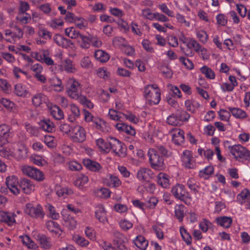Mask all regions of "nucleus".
<instances>
[{"mask_svg":"<svg viewBox=\"0 0 250 250\" xmlns=\"http://www.w3.org/2000/svg\"><path fill=\"white\" fill-rule=\"evenodd\" d=\"M145 97L150 104H157L161 100L160 90L156 84H149L145 87Z\"/></svg>","mask_w":250,"mask_h":250,"instance_id":"nucleus-1","label":"nucleus"},{"mask_svg":"<svg viewBox=\"0 0 250 250\" xmlns=\"http://www.w3.org/2000/svg\"><path fill=\"white\" fill-rule=\"evenodd\" d=\"M82 85L76 79L69 78L66 82V92L68 96L73 99H78L81 94Z\"/></svg>","mask_w":250,"mask_h":250,"instance_id":"nucleus-2","label":"nucleus"},{"mask_svg":"<svg viewBox=\"0 0 250 250\" xmlns=\"http://www.w3.org/2000/svg\"><path fill=\"white\" fill-rule=\"evenodd\" d=\"M147 156L151 167L155 169L162 170L164 168V158L159 154L155 148H149L147 151Z\"/></svg>","mask_w":250,"mask_h":250,"instance_id":"nucleus-3","label":"nucleus"},{"mask_svg":"<svg viewBox=\"0 0 250 250\" xmlns=\"http://www.w3.org/2000/svg\"><path fill=\"white\" fill-rule=\"evenodd\" d=\"M22 173L36 180L37 182H42L45 179L44 173L36 168L28 165H23L21 167Z\"/></svg>","mask_w":250,"mask_h":250,"instance_id":"nucleus-4","label":"nucleus"},{"mask_svg":"<svg viewBox=\"0 0 250 250\" xmlns=\"http://www.w3.org/2000/svg\"><path fill=\"white\" fill-rule=\"evenodd\" d=\"M229 149L234 159L239 160H250V152L245 147L240 145L229 146Z\"/></svg>","mask_w":250,"mask_h":250,"instance_id":"nucleus-5","label":"nucleus"},{"mask_svg":"<svg viewBox=\"0 0 250 250\" xmlns=\"http://www.w3.org/2000/svg\"><path fill=\"white\" fill-rule=\"evenodd\" d=\"M189 115L184 110L180 111L178 114H172L167 119V123L171 125L178 126L182 121H187Z\"/></svg>","mask_w":250,"mask_h":250,"instance_id":"nucleus-6","label":"nucleus"},{"mask_svg":"<svg viewBox=\"0 0 250 250\" xmlns=\"http://www.w3.org/2000/svg\"><path fill=\"white\" fill-rule=\"evenodd\" d=\"M69 137L73 142L83 143L86 140V132L82 126L79 125H74Z\"/></svg>","mask_w":250,"mask_h":250,"instance_id":"nucleus-7","label":"nucleus"},{"mask_svg":"<svg viewBox=\"0 0 250 250\" xmlns=\"http://www.w3.org/2000/svg\"><path fill=\"white\" fill-rule=\"evenodd\" d=\"M171 191L176 199L185 202V199L187 198L191 199L185 186L182 184H177L172 187Z\"/></svg>","mask_w":250,"mask_h":250,"instance_id":"nucleus-8","label":"nucleus"},{"mask_svg":"<svg viewBox=\"0 0 250 250\" xmlns=\"http://www.w3.org/2000/svg\"><path fill=\"white\" fill-rule=\"evenodd\" d=\"M182 165L188 169L194 168L196 166V162L193 157L192 153L189 150H184L181 156Z\"/></svg>","mask_w":250,"mask_h":250,"instance_id":"nucleus-9","label":"nucleus"},{"mask_svg":"<svg viewBox=\"0 0 250 250\" xmlns=\"http://www.w3.org/2000/svg\"><path fill=\"white\" fill-rule=\"evenodd\" d=\"M25 212L33 218L42 219L44 215L42 208L39 205L34 206L31 204H27L25 208Z\"/></svg>","mask_w":250,"mask_h":250,"instance_id":"nucleus-10","label":"nucleus"},{"mask_svg":"<svg viewBox=\"0 0 250 250\" xmlns=\"http://www.w3.org/2000/svg\"><path fill=\"white\" fill-rule=\"evenodd\" d=\"M110 150L112 149L117 155L121 157L126 156V148L120 141L114 138H111L110 139Z\"/></svg>","mask_w":250,"mask_h":250,"instance_id":"nucleus-11","label":"nucleus"},{"mask_svg":"<svg viewBox=\"0 0 250 250\" xmlns=\"http://www.w3.org/2000/svg\"><path fill=\"white\" fill-rule=\"evenodd\" d=\"M11 129V127L6 124L0 125V147L6 144L12 137Z\"/></svg>","mask_w":250,"mask_h":250,"instance_id":"nucleus-12","label":"nucleus"},{"mask_svg":"<svg viewBox=\"0 0 250 250\" xmlns=\"http://www.w3.org/2000/svg\"><path fill=\"white\" fill-rule=\"evenodd\" d=\"M19 186L22 191L25 194H30L36 189V185L30 179L24 178L20 181Z\"/></svg>","mask_w":250,"mask_h":250,"instance_id":"nucleus-13","label":"nucleus"},{"mask_svg":"<svg viewBox=\"0 0 250 250\" xmlns=\"http://www.w3.org/2000/svg\"><path fill=\"white\" fill-rule=\"evenodd\" d=\"M14 157L16 159L21 160L27 157L28 149L23 144H18L13 149Z\"/></svg>","mask_w":250,"mask_h":250,"instance_id":"nucleus-14","label":"nucleus"},{"mask_svg":"<svg viewBox=\"0 0 250 250\" xmlns=\"http://www.w3.org/2000/svg\"><path fill=\"white\" fill-rule=\"evenodd\" d=\"M30 69L34 73V78L42 83H46L47 80L45 77L42 74L43 67L41 64L39 63L32 64L30 66Z\"/></svg>","mask_w":250,"mask_h":250,"instance_id":"nucleus-15","label":"nucleus"},{"mask_svg":"<svg viewBox=\"0 0 250 250\" xmlns=\"http://www.w3.org/2000/svg\"><path fill=\"white\" fill-rule=\"evenodd\" d=\"M59 69L61 72L65 71L68 73H74L77 71L75 64L70 59H66L62 61L59 65Z\"/></svg>","mask_w":250,"mask_h":250,"instance_id":"nucleus-16","label":"nucleus"},{"mask_svg":"<svg viewBox=\"0 0 250 250\" xmlns=\"http://www.w3.org/2000/svg\"><path fill=\"white\" fill-rule=\"evenodd\" d=\"M172 141L176 145L183 144L185 140L184 131L178 128L171 130Z\"/></svg>","mask_w":250,"mask_h":250,"instance_id":"nucleus-17","label":"nucleus"},{"mask_svg":"<svg viewBox=\"0 0 250 250\" xmlns=\"http://www.w3.org/2000/svg\"><path fill=\"white\" fill-rule=\"evenodd\" d=\"M83 164L87 169L91 171L101 172L102 170V167L99 163L89 159H84Z\"/></svg>","mask_w":250,"mask_h":250,"instance_id":"nucleus-18","label":"nucleus"},{"mask_svg":"<svg viewBox=\"0 0 250 250\" xmlns=\"http://www.w3.org/2000/svg\"><path fill=\"white\" fill-rule=\"evenodd\" d=\"M53 40L57 45L63 48H67L73 45V43L70 40L64 38L60 34L55 35Z\"/></svg>","mask_w":250,"mask_h":250,"instance_id":"nucleus-19","label":"nucleus"},{"mask_svg":"<svg viewBox=\"0 0 250 250\" xmlns=\"http://www.w3.org/2000/svg\"><path fill=\"white\" fill-rule=\"evenodd\" d=\"M15 216L14 214L11 212L0 211V221L6 223L9 226L12 225L16 222Z\"/></svg>","mask_w":250,"mask_h":250,"instance_id":"nucleus-20","label":"nucleus"},{"mask_svg":"<svg viewBox=\"0 0 250 250\" xmlns=\"http://www.w3.org/2000/svg\"><path fill=\"white\" fill-rule=\"evenodd\" d=\"M63 225L69 229H74L76 228L77 222L75 218L70 215L63 214Z\"/></svg>","mask_w":250,"mask_h":250,"instance_id":"nucleus-21","label":"nucleus"},{"mask_svg":"<svg viewBox=\"0 0 250 250\" xmlns=\"http://www.w3.org/2000/svg\"><path fill=\"white\" fill-rule=\"evenodd\" d=\"M151 171L147 168H141L137 172V177L141 181H147L150 178Z\"/></svg>","mask_w":250,"mask_h":250,"instance_id":"nucleus-22","label":"nucleus"},{"mask_svg":"<svg viewBox=\"0 0 250 250\" xmlns=\"http://www.w3.org/2000/svg\"><path fill=\"white\" fill-rule=\"evenodd\" d=\"M46 229L51 232L55 234H59L62 232L60 225L57 223L53 221H48L45 224Z\"/></svg>","mask_w":250,"mask_h":250,"instance_id":"nucleus-23","label":"nucleus"},{"mask_svg":"<svg viewBox=\"0 0 250 250\" xmlns=\"http://www.w3.org/2000/svg\"><path fill=\"white\" fill-rule=\"evenodd\" d=\"M90 39L91 36H85L81 34L77 39V42L81 48L87 49L90 47Z\"/></svg>","mask_w":250,"mask_h":250,"instance_id":"nucleus-24","label":"nucleus"},{"mask_svg":"<svg viewBox=\"0 0 250 250\" xmlns=\"http://www.w3.org/2000/svg\"><path fill=\"white\" fill-rule=\"evenodd\" d=\"M136 247L142 250H146L148 246V241L142 235H138L134 240Z\"/></svg>","mask_w":250,"mask_h":250,"instance_id":"nucleus-25","label":"nucleus"},{"mask_svg":"<svg viewBox=\"0 0 250 250\" xmlns=\"http://www.w3.org/2000/svg\"><path fill=\"white\" fill-rule=\"evenodd\" d=\"M42 55L40 56V58H39L37 55V60L38 61H41L44 62L48 65H52L54 64V62L53 60L49 57V52L47 50H42Z\"/></svg>","mask_w":250,"mask_h":250,"instance_id":"nucleus-26","label":"nucleus"},{"mask_svg":"<svg viewBox=\"0 0 250 250\" xmlns=\"http://www.w3.org/2000/svg\"><path fill=\"white\" fill-rule=\"evenodd\" d=\"M40 125L43 130L48 132H52L55 130V125L49 119L41 120Z\"/></svg>","mask_w":250,"mask_h":250,"instance_id":"nucleus-27","label":"nucleus"},{"mask_svg":"<svg viewBox=\"0 0 250 250\" xmlns=\"http://www.w3.org/2000/svg\"><path fill=\"white\" fill-rule=\"evenodd\" d=\"M157 182L159 185L164 188L169 186V176L164 173H160L157 176Z\"/></svg>","mask_w":250,"mask_h":250,"instance_id":"nucleus-28","label":"nucleus"},{"mask_svg":"<svg viewBox=\"0 0 250 250\" xmlns=\"http://www.w3.org/2000/svg\"><path fill=\"white\" fill-rule=\"evenodd\" d=\"M50 112L53 118L56 120H60L64 118L63 112L58 106H52L50 108Z\"/></svg>","mask_w":250,"mask_h":250,"instance_id":"nucleus-29","label":"nucleus"},{"mask_svg":"<svg viewBox=\"0 0 250 250\" xmlns=\"http://www.w3.org/2000/svg\"><path fill=\"white\" fill-rule=\"evenodd\" d=\"M95 215L96 218L101 222L104 223L107 221L106 211L102 206L97 208L95 211Z\"/></svg>","mask_w":250,"mask_h":250,"instance_id":"nucleus-30","label":"nucleus"},{"mask_svg":"<svg viewBox=\"0 0 250 250\" xmlns=\"http://www.w3.org/2000/svg\"><path fill=\"white\" fill-rule=\"evenodd\" d=\"M185 106L188 110L194 113L200 107V104L194 100H188L185 101Z\"/></svg>","mask_w":250,"mask_h":250,"instance_id":"nucleus-31","label":"nucleus"},{"mask_svg":"<svg viewBox=\"0 0 250 250\" xmlns=\"http://www.w3.org/2000/svg\"><path fill=\"white\" fill-rule=\"evenodd\" d=\"M56 194L59 197H65L73 193L71 189L66 187H62L60 186L56 187Z\"/></svg>","mask_w":250,"mask_h":250,"instance_id":"nucleus-32","label":"nucleus"},{"mask_svg":"<svg viewBox=\"0 0 250 250\" xmlns=\"http://www.w3.org/2000/svg\"><path fill=\"white\" fill-rule=\"evenodd\" d=\"M96 145L101 151L108 152L110 151V140L105 142L103 139L99 138L96 140Z\"/></svg>","mask_w":250,"mask_h":250,"instance_id":"nucleus-33","label":"nucleus"},{"mask_svg":"<svg viewBox=\"0 0 250 250\" xmlns=\"http://www.w3.org/2000/svg\"><path fill=\"white\" fill-rule=\"evenodd\" d=\"M94 56L96 60L102 62H106L109 59V55L102 50H96Z\"/></svg>","mask_w":250,"mask_h":250,"instance_id":"nucleus-34","label":"nucleus"},{"mask_svg":"<svg viewBox=\"0 0 250 250\" xmlns=\"http://www.w3.org/2000/svg\"><path fill=\"white\" fill-rule=\"evenodd\" d=\"M38 240L41 247L44 249H49L51 248L52 244L50 239L45 235H39Z\"/></svg>","mask_w":250,"mask_h":250,"instance_id":"nucleus-35","label":"nucleus"},{"mask_svg":"<svg viewBox=\"0 0 250 250\" xmlns=\"http://www.w3.org/2000/svg\"><path fill=\"white\" fill-rule=\"evenodd\" d=\"M215 220L218 224L226 228H229L232 223V219L229 217H220L216 218Z\"/></svg>","mask_w":250,"mask_h":250,"instance_id":"nucleus-36","label":"nucleus"},{"mask_svg":"<svg viewBox=\"0 0 250 250\" xmlns=\"http://www.w3.org/2000/svg\"><path fill=\"white\" fill-rule=\"evenodd\" d=\"M229 109L232 115L236 118L243 119L247 116L246 112L240 108L229 107Z\"/></svg>","mask_w":250,"mask_h":250,"instance_id":"nucleus-37","label":"nucleus"},{"mask_svg":"<svg viewBox=\"0 0 250 250\" xmlns=\"http://www.w3.org/2000/svg\"><path fill=\"white\" fill-rule=\"evenodd\" d=\"M70 111L72 115H70L68 117V120L71 122H74L76 119L79 117L80 115V111L78 107L75 104L70 105Z\"/></svg>","mask_w":250,"mask_h":250,"instance_id":"nucleus-38","label":"nucleus"},{"mask_svg":"<svg viewBox=\"0 0 250 250\" xmlns=\"http://www.w3.org/2000/svg\"><path fill=\"white\" fill-rule=\"evenodd\" d=\"M250 196V192L247 188H245L241 191L237 196V201L240 204L246 202V200Z\"/></svg>","mask_w":250,"mask_h":250,"instance_id":"nucleus-39","label":"nucleus"},{"mask_svg":"<svg viewBox=\"0 0 250 250\" xmlns=\"http://www.w3.org/2000/svg\"><path fill=\"white\" fill-rule=\"evenodd\" d=\"M195 33L197 38L201 43L205 44L207 42L208 39V36L205 31L197 29L195 30Z\"/></svg>","mask_w":250,"mask_h":250,"instance_id":"nucleus-40","label":"nucleus"},{"mask_svg":"<svg viewBox=\"0 0 250 250\" xmlns=\"http://www.w3.org/2000/svg\"><path fill=\"white\" fill-rule=\"evenodd\" d=\"M88 180L89 179L87 176L83 174H80L77 177L74 184L76 186L81 188L88 183Z\"/></svg>","mask_w":250,"mask_h":250,"instance_id":"nucleus-41","label":"nucleus"},{"mask_svg":"<svg viewBox=\"0 0 250 250\" xmlns=\"http://www.w3.org/2000/svg\"><path fill=\"white\" fill-rule=\"evenodd\" d=\"M46 96L42 94H35L32 98V103L35 106H40L43 103L45 102Z\"/></svg>","mask_w":250,"mask_h":250,"instance_id":"nucleus-42","label":"nucleus"},{"mask_svg":"<svg viewBox=\"0 0 250 250\" xmlns=\"http://www.w3.org/2000/svg\"><path fill=\"white\" fill-rule=\"evenodd\" d=\"M14 92L16 95L21 97H25L28 93L25 87L21 83H18L15 85Z\"/></svg>","mask_w":250,"mask_h":250,"instance_id":"nucleus-43","label":"nucleus"},{"mask_svg":"<svg viewBox=\"0 0 250 250\" xmlns=\"http://www.w3.org/2000/svg\"><path fill=\"white\" fill-rule=\"evenodd\" d=\"M185 214V207L184 205H177L175 207V215L179 221H183Z\"/></svg>","mask_w":250,"mask_h":250,"instance_id":"nucleus-44","label":"nucleus"},{"mask_svg":"<svg viewBox=\"0 0 250 250\" xmlns=\"http://www.w3.org/2000/svg\"><path fill=\"white\" fill-rule=\"evenodd\" d=\"M21 241L23 244L25 245L29 249L36 250L38 248L37 244L27 235L22 236Z\"/></svg>","mask_w":250,"mask_h":250,"instance_id":"nucleus-45","label":"nucleus"},{"mask_svg":"<svg viewBox=\"0 0 250 250\" xmlns=\"http://www.w3.org/2000/svg\"><path fill=\"white\" fill-rule=\"evenodd\" d=\"M51 85L54 87L55 90L57 92H61L64 89L61 80L57 77L53 78L51 80Z\"/></svg>","mask_w":250,"mask_h":250,"instance_id":"nucleus-46","label":"nucleus"},{"mask_svg":"<svg viewBox=\"0 0 250 250\" xmlns=\"http://www.w3.org/2000/svg\"><path fill=\"white\" fill-rule=\"evenodd\" d=\"M187 185L191 190L195 193L198 192L200 186L195 179L193 178H189L187 181Z\"/></svg>","mask_w":250,"mask_h":250,"instance_id":"nucleus-47","label":"nucleus"},{"mask_svg":"<svg viewBox=\"0 0 250 250\" xmlns=\"http://www.w3.org/2000/svg\"><path fill=\"white\" fill-rule=\"evenodd\" d=\"M201 45L197 42L195 39H188L187 47L191 49V48H194L195 51L197 53H199V49L201 48Z\"/></svg>","mask_w":250,"mask_h":250,"instance_id":"nucleus-48","label":"nucleus"},{"mask_svg":"<svg viewBox=\"0 0 250 250\" xmlns=\"http://www.w3.org/2000/svg\"><path fill=\"white\" fill-rule=\"evenodd\" d=\"M108 115L111 119L120 121L123 119V116H125L124 113L113 109H109Z\"/></svg>","mask_w":250,"mask_h":250,"instance_id":"nucleus-49","label":"nucleus"},{"mask_svg":"<svg viewBox=\"0 0 250 250\" xmlns=\"http://www.w3.org/2000/svg\"><path fill=\"white\" fill-rule=\"evenodd\" d=\"M65 34L66 36L71 39H77L80 36L79 32L76 31L73 27H68L65 29Z\"/></svg>","mask_w":250,"mask_h":250,"instance_id":"nucleus-50","label":"nucleus"},{"mask_svg":"<svg viewBox=\"0 0 250 250\" xmlns=\"http://www.w3.org/2000/svg\"><path fill=\"white\" fill-rule=\"evenodd\" d=\"M201 72L205 75L206 78L209 79H214L215 74L214 71L207 66H203L200 68Z\"/></svg>","mask_w":250,"mask_h":250,"instance_id":"nucleus-51","label":"nucleus"},{"mask_svg":"<svg viewBox=\"0 0 250 250\" xmlns=\"http://www.w3.org/2000/svg\"><path fill=\"white\" fill-rule=\"evenodd\" d=\"M95 127L98 130L104 131L106 127V123L99 118H95L92 121Z\"/></svg>","mask_w":250,"mask_h":250,"instance_id":"nucleus-52","label":"nucleus"},{"mask_svg":"<svg viewBox=\"0 0 250 250\" xmlns=\"http://www.w3.org/2000/svg\"><path fill=\"white\" fill-rule=\"evenodd\" d=\"M30 159L33 164L39 166H42L46 164V161L40 155L32 156Z\"/></svg>","mask_w":250,"mask_h":250,"instance_id":"nucleus-53","label":"nucleus"},{"mask_svg":"<svg viewBox=\"0 0 250 250\" xmlns=\"http://www.w3.org/2000/svg\"><path fill=\"white\" fill-rule=\"evenodd\" d=\"M213 171L214 168L213 167L208 166L200 171L199 176L204 179H207L210 175L213 174Z\"/></svg>","mask_w":250,"mask_h":250,"instance_id":"nucleus-54","label":"nucleus"},{"mask_svg":"<svg viewBox=\"0 0 250 250\" xmlns=\"http://www.w3.org/2000/svg\"><path fill=\"white\" fill-rule=\"evenodd\" d=\"M18 177L15 175H10L6 177L5 184L7 188L14 185H19Z\"/></svg>","mask_w":250,"mask_h":250,"instance_id":"nucleus-55","label":"nucleus"},{"mask_svg":"<svg viewBox=\"0 0 250 250\" xmlns=\"http://www.w3.org/2000/svg\"><path fill=\"white\" fill-rule=\"evenodd\" d=\"M74 241L82 247H85L89 245V242L84 237L79 235H75L73 236Z\"/></svg>","mask_w":250,"mask_h":250,"instance_id":"nucleus-56","label":"nucleus"},{"mask_svg":"<svg viewBox=\"0 0 250 250\" xmlns=\"http://www.w3.org/2000/svg\"><path fill=\"white\" fill-rule=\"evenodd\" d=\"M46 207L49 211V216L50 218L54 220H57L59 218V214L56 211L55 208L53 206L50 204H48Z\"/></svg>","mask_w":250,"mask_h":250,"instance_id":"nucleus-57","label":"nucleus"},{"mask_svg":"<svg viewBox=\"0 0 250 250\" xmlns=\"http://www.w3.org/2000/svg\"><path fill=\"white\" fill-rule=\"evenodd\" d=\"M59 128L61 132H62L64 134H66L69 136H70L73 130V126H71L66 123L61 124Z\"/></svg>","mask_w":250,"mask_h":250,"instance_id":"nucleus-58","label":"nucleus"},{"mask_svg":"<svg viewBox=\"0 0 250 250\" xmlns=\"http://www.w3.org/2000/svg\"><path fill=\"white\" fill-rule=\"evenodd\" d=\"M96 73L99 77L104 80L108 79L110 76V73L108 72L107 69L104 67L98 68Z\"/></svg>","mask_w":250,"mask_h":250,"instance_id":"nucleus-59","label":"nucleus"},{"mask_svg":"<svg viewBox=\"0 0 250 250\" xmlns=\"http://www.w3.org/2000/svg\"><path fill=\"white\" fill-rule=\"evenodd\" d=\"M14 28L15 31L13 32L12 38L14 39H21L22 38L23 36V31L21 28L18 26H14Z\"/></svg>","mask_w":250,"mask_h":250,"instance_id":"nucleus-60","label":"nucleus"},{"mask_svg":"<svg viewBox=\"0 0 250 250\" xmlns=\"http://www.w3.org/2000/svg\"><path fill=\"white\" fill-rule=\"evenodd\" d=\"M180 233L182 237L186 243L187 244H190L191 242V237L184 228L181 227Z\"/></svg>","mask_w":250,"mask_h":250,"instance_id":"nucleus-61","label":"nucleus"},{"mask_svg":"<svg viewBox=\"0 0 250 250\" xmlns=\"http://www.w3.org/2000/svg\"><path fill=\"white\" fill-rule=\"evenodd\" d=\"M97 193L101 198H107L110 197L111 191L107 188H102L98 190Z\"/></svg>","mask_w":250,"mask_h":250,"instance_id":"nucleus-62","label":"nucleus"},{"mask_svg":"<svg viewBox=\"0 0 250 250\" xmlns=\"http://www.w3.org/2000/svg\"><path fill=\"white\" fill-rule=\"evenodd\" d=\"M179 61L188 69H192L194 68L193 62L188 59L184 57H181L179 58Z\"/></svg>","mask_w":250,"mask_h":250,"instance_id":"nucleus-63","label":"nucleus"},{"mask_svg":"<svg viewBox=\"0 0 250 250\" xmlns=\"http://www.w3.org/2000/svg\"><path fill=\"white\" fill-rule=\"evenodd\" d=\"M141 16L145 19L152 21L154 20L155 13H152L150 9H145L142 10Z\"/></svg>","mask_w":250,"mask_h":250,"instance_id":"nucleus-64","label":"nucleus"}]
</instances>
